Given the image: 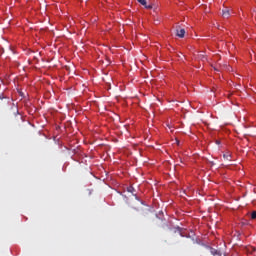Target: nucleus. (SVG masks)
<instances>
[{
	"mask_svg": "<svg viewBox=\"0 0 256 256\" xmlns=\"http://www.w3.org/2000/svg\"><path fill=\"white\" fill-rule=\"evenodd\" d=\"M222 17L224 19H229V17H231V12L229 11V8H224L222 10Z\"/></svg>",
	"mask_w": 256,
	"mask_h": 256,
	"instance_id": "obj_1",
	"label": "nucleus"
},
{
	"mask_svg": "<svg viewBox=\"0 0 256 256\" xmlns=\"http://www.w3.org/2000/svg\"><path fill=\"white\" fill-rule=\"evenodd\" d=\"M251 219H256V211H253V212L251 213Z\"/></svg>",
	"mask_w": 256,
	"mask_h": 256,
	"instance_id": "obj_8",
	"label": "nucleus"
},
{
	"mask_svg": "<svg viewBox=\"0 0 256 256\" xmlns=\"http://www.w3.org/2000/svg\"><path fill=\"white\" fill-rule=\"evenodd\" d=\"M138 3H140V5H147V1L146 0H138Z\"/></svg>",
	"mask_w": 256,
	"mask_h": 256,
	"instance_id": "obj_6",
	"label": "nucleus"
},
{
	"mask_svg": "<svg viewBox=\"0 0 256 256\" xmlns=\"http://www.w3.org/2000/svg\"><path fill=\"white\" fill-rule=\"evenodd\" d=\"M202 59H205V56H202Z\"/></svg>",
	"mask_w": 256,
	"mask_h": 256,
	"instance_id": "obj_10",
	"label": "nucleus"
},
{
	"mask_svg": "<svg viewBox=\"0 0 256 256\" xmlns=\"http://www.w3.org/2000/svg\"><path fill=\"white\" fill-rule=\"evenodd\" d=\"M176 35H177V37H180V39H183V37H185V29H183V28L177 29Z\"/></svg>",
	"mask_w": 256,
	"mask_h": 256,
	"instance_id": "obj_3",
	"label": "nucleus"
},
{
	"mask_svg": "<svg viewBox=\"0 0 256 256\" xmlns=\"http://www.w3.org/2000/svg\"><path fill=\"white\" fill-rule=\"evenodd\" d=\"M224 159H226L227 161H231V153L227 152L223 155Z\"/></svg>",
	"mask_w": 256,
	"mask_h": 256,
	"instance_id": "obj_4",
	"label": "nucleus"
},
{
	"mask_svg": "<svg viewBox=\"0 0 256 256\" xmlns=\"http://www.w3.org/2000/svg\"><path fill=\"white\" fill-rule=\"evenodd\" d=\"M210 253L213 256H223V252H221V250H217L215 248H211Z\"/></svg>",
	"mask_w": 256,
	"mask_h": 256,
	"instance_id": "obj_2",
	"label": "nucleus"
},
{
	"mask_svg": "<svg viewBox=\"0 0 256 256\" xmlns=\"http://www.w3.org/2000/svg\"><path fill=\"white\" fill-rule=\"evenodd\" d=\"M145 9H153V5L149 4V5H144Z\"/></svg>",
	"mask_w": 256,
	"mask_h": 256,
	"instance_id": "obj_7",
	"label": "nucleus"
},
{
	"mask_svg": "<svg viewBox=\"0 0 256 256\" xmlns=\"http://www.w3.org/2000/svg\"><path fill=\"white\" fill-rule=\"evenodd\" d=\"M0 99H5V97L3 96V94H0Z\"/></svg>",
	"mask_w": 256,
	"mask_h": 256,
	"instance_id": "obj_9",
	"label": "nucleus"
},
{
	"mask_svg": "<svg viewBox=\"0 0 256 256\" xmlns=\"http://www.w3.org/2000/svg\"><path fill=\"white\" fill-rule=\"evenodd\" d=\"M127 191H128V193H134L135 188H133L132 186H130V187L127 188Z\"/></svg>",
	"mask_w": 256,
	"mask_h": 256,
	"instance_id": "obj_5",
	"label": "nucleus"
}]
</instances>
